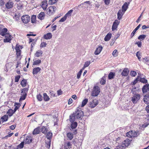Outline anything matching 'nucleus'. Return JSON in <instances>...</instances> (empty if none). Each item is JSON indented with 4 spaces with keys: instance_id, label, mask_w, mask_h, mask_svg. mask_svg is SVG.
I'll use <instances>...</instances> for the list:
<instances>
[{
    "instance_id": "nucleus-1",
    "label": "nucleus",
    "mask_w": 149,
    "mask_h": 149,
    "mask_svg": "<svg viewBox=\"0 0 149 149\" xmlns=\"http://www.w3.org/2000/svg\"><path fill=\"white\" fill-rule=\"evenodd\" d=\"M23 47L22 45H20L18 44H17L15 46V49L16 52V55L17 57V59L16 61H17V60H18L17 61V65H19L20 64V60H21L22 58V56L21 55V50L22 49Z\"/></svg>"
},
{
    "instance_id": "nucleus-2",
    "label": "nucleus",
    "mask_w": 149,
    "mask_h": 149,
    "mask_svg": "<svg viewBox=\"0 0 149 149\" xmlns=\"http://www.w3.org/2000/svg\"><path fill=\"white\" fill-rule=\"evenodd\" d=\"M100 92V88L98 86H94L93 90L92 92V95L95 97L97 96Z\"/></svg>"
},
{
    "instance_id": "nucleus-3",
    "label": "nucleus",
    "mask_w": 149,
    "mask_h": 149,
    "mask_svg": "<svg viewBox=\"0 0 149 149\" xmlns=\"http://www.w3.org/2000/svg\"><path fill=\"white\" fill-rule=\"evenodd\" d=\"M75 116L77 119H81L83 116H84V113L83 111L77 109L75 113Z\"/></svg>"
},
{
    "instance_id": "nucleus-4",
    "label": "nucleus",
    "mask_w": 149,
    "mask_h": 149,
    "mask_svg": "<svg viewBox=\"0 0 149 149\" xmlns=\"http://www.w3.org/2000/svg\"><path fill=\"white\" fill-rule=\"evenodd\" d=\"M22 20L23 23L25 24L27 23L30 21V17L28 15H24L22 16Z\"/></svg>"
},
{
    "instance_id": "nucleus-5",
    "label": "nucleus",
    "mask_w": 149,
    "mask_h": 149,
    "mask_svg": "<svg viewBox=\"0 0 149 149\" xmlns=\"http://www.w3.org/2000/svg\"><path fill=\"white\" fill-rule=\"evenodd\" d=\"M4 36L5 38L3 39V42H10L12 40V36L9 33H6Z\"/></svg>"
},
{
    "instance_id": "nucleus-6",
    "label": "nucleus",
    "mask_w": 149,
    "mask_h": 149,
    "mask_svg": "<svg viewBox=\"0 0 149 149\" xmlns=\"http://www.w3.org/2000/svg\"><path fill=\"white\" fill-rule=\"evenodd\" d=\"M48 10V14L50 15L54 13L56 10V8L54 6H50L49 7Z\"/></svg>"
},
{
    "instance_id": "nucleus-7",
    "label": "nucleus",
    "mask_w": 149,
    "mask_h": 149,
    "mask_svg": "<svg viewBox=\"0 0 149 149\" xmlns=\"http://www.w3.org/2000/svg\"><path fill=\"white\" fill-rule=\"evenodd\" d=\"M47 1L43 0L41 2V6L44 10H46L48 6Z\"/></svg>"
},
{
    "instance_id": "nucleus-8",
    "label": "nucleus",
    "mask_w": 149,
    "mask_h": 149,
    "mask_svg": "<svg viewBox=\"0 0 149 149\" xmlns=\"http://www.w3.org/2000/svg\"><path fill=\"white\" fill-rule=\"evenodd\" d=\"M140 98V95L139 94L134 95L132 98V101L134 103H136Z\"/></svg>"
},
{
    "instance_id": "nucleus-9",
    "label": "nucleus",
    "mask_w": 149,
    "mask_h": 149,
    "mask_svg": "<svg viewBox=\"0 0 149 149\" xmlns=\"http://www.w3.org/2000/svg\"><path fill=\"white\" fill-rule=\"evenodd\" d=\"M13 2L10 0L5 4V6L7 9H10L13 7Z\"/></svg>"
},
{
    "instance_id": "nucleus-10",
    "label": "nucleus",
    "mask_w": 149,
    "mask_h": 149,
    "mask_svg": "<svg viewBox=\"0 0 149 149\" xmlns=\"http://www.w3.org/2000/svg\"><path fill=\"white\" fill-rule=\"evenodd\" d=\"M98 103L97 101L96 100H94L90 103L89 106L92 108H93L97 106Z\"/></svg>"
},
{
    "instance_id": "nucleus-11",
    "label": "nucleus",
    "mask_w": 149,
    "mask_h": 149,
    "mask_svg": "<svg viewBox=\"0 0 149 149\" xmlns=\"http://www.w3.org/2000/svg\"><path fill=\"white\" fill-rule=\"evenodd\" d=\"M119 23L120 22L118 21L117 20H115L113 23L112 27V29L113 31L116 30L117 29Z\"/></svg>"
},
{
    "instance_id": "nucleus-12",
    "label": "nucleus",
    "mask_w": 149,
    "mask_h": 149,
    "mask_svg": "<svg viewBox=\"0 0 149 149\" xmlns=\"http://www.w3.org/2000/svg\"><path fill=\"white\" fill-rule=\"evenodd\" d=\"M8 29L6 28L2 29L0 27V35L2 36H4L5 34L7 33Z\"/></svg>"
},
{
    "instance_id": "nucleus-13",
    "label": "nucleus",
    "mask_w": 149,
    "mask_h": 149,
    "mask_svg": "<svg viewBox=\"0 0 149 149\" xmlns=\"http://www.w3.org/2000/svg\"><path fill=\"white\" fill-rule=\"evenodd\" d=\"M32 141V140L30 136H27L26 138L24 139V141L25 143L29 144Z\"/></svg>"
},
{
    "instance_id": "nucleus-14",
    "label": "nucleus",
    "mask_w": 149,
    "mask_h": 149,
    "mask_svg": "<svg viewBox=\"0 0 149 149\" xmlns=\"http://www.w3.org/2000/svg\"><path fill=\"white\" fill-rule=\"evenodd\" d=\"M131 140L128 139H127L124 140L122 142V145H124L125 147L128 146L130 144Z\"/></svg>"
},
{
    "instance_id": "nucleus-15",
    "label": "nucleus",
    "mask_w": 149,
    "mask_h": 149,
    "mask_svg": "<svg viewBox=\"0 0 149 149\" xmlns=\"http://www.w3.org/2000/svg\"><path fill=\"white\" fill-rule=\"evenodd\" d=\"M149 84H146L144 85L142 88V92L143 93H146L149 90Z\"/></svg>"
},
{
    "instance_id": "nucleus-16",
    "label": "nucleus",
    "mask_w": 149,
    "mask_h": 149,
    "mask_svg": "<svg viewBox=\"0 0 149 149\" xmlns=\"http://www.w3.org/2000/svg\"><path fill=\"white\" fill-rule=\"evenodd\" d=\"M143 101L144 103L146 104H149V94H147L144 96Z\"/></svg>"
},
{
    "instance_id": "nucleus-17",
    "label": "nucleus",
    "mask_w": 149,
    "mask_h": 149,
    "mask_svg": "<svg viewBox=\"0 0 149 149\" xmlns=\"http://www.w3.org/2000/svg\"><path fill=\"white\" fill-rule=\"evenodd\" d=\"M102 49V46H98L96 49L95 51V54L96 55H97L99 54Z\"/></svg>"
},
{
    "instance_id": "nucleus-18",
    "label": "nucleus",
    "mask_w": 149,
    "mask_h": 149,
    "mask_svg": "<svg viewBox=\"0 0 149 149\" xmlns=\"http://www.w3.org/2000/svg\"><path fill=\"white\" fill-rule=\"evenodd\" d=\"M141 26V24H139L133 30L130 35L131 38H132L134 36L136 33V31L139 29Z\"/></svg>"
},
{
    "instance_id": "nucleus-19",
    "label": "nucleus",
    "mask_w": 149,
    "mask_h": 149,
    "mask_svg": "<svg viewBox=\"0 0 149 149\" xmlns=\"http://www.w3.org/2000/svg\"><path fill=\"white\" fill-rule=\"evenodd\" d=\"M129 70L127 68H125L123 71L121 75L123 76H127L128 74Z\"/></svg>"
},
{
    "instance_id": "nucleus-20",
    "label": "nucleus",
    "mask_w": 149,
    "mask_h": 149,
    "mask_svg": "<svg viewBox=\"0 0 149 149\" xmlns=\"http://www.w3.org/2000/svg\"><path fill=\"white\" fill-rule=\"evenodd\" d=\"M71 123L70 130L75 129L77 125V123L76 122Z\"/></svg>"
},
{
    "instance_id": "nucleus-21",
    "label": "nucleus",
    "mask_w": 149,
    "mask_h": 149,
    "mask_svg": "<svg viewBox=\"0 0 149 149\" xmlns=\"http://www.w3.org/2000/svg\"><path fill=\"white\" fill-rule=\"evenodd\" d=\"M123 11L121 10H119L118 11L117 13V18L118 20L122 18V16L124 13H123Z\"/></svg>"
},
{
    "instance_id": "nucleus-22",
    "label": "nucleus",
    "mask_w": 149,
    "mask_h": 149,
    "mask_svg": "<svg viewBox=\"0 0 149 149\" xmlns=\"http://www.w3.org/2000/svg\"><path fill=\"white\" fill-rule=\"evenodd\" d=\"M45 14L44 12H41L38 15V17L40 20H43L44 19Z\"/></svg>"
},
{
    "instance_id": "nucleus-23",
    "label": "nucleus",
    "mask_w": 149,
    "mask_h": 149,
    "mask_svg": "<svg viewBox=\"0 0 149 149\" xmlns=\"http://www.w3.org/2000/svg\"><path fill=\"white\" fill-rule=\"evenodd\" d=\"M75 113L70 115L69 116V120L70 122H74L75 118Z\"/></svg>"
},
{
    "instance_id": "nucleus-24",
    "label": "nucleus",
    "mask_w": 149,
    "mask_h": 149,
    "mask_svg": "<svg viewBox=\"0 0 149 149\" xmlns=\"http://www.w3.org/2000/svg\"><path fill=\"white\" fill-rule=\"evenodd\" d=\"M112 36L111 33H108L104 38V40L106 41H109Z\"/></svg>"
},
{
    "instance_id": "nucleus-25",
    "label": "nucleus",
    "mask_w": 149,
    "mask_h": 149,
    "mask_svg": "<svg viewBox=\"0 0 149 149\" xmlns=\"http://www.w3.org/2000/svg\"><path fill=\"white\" fill-rule=\"evenodd\" d=\"M52 35L50 33H48L44 36V38L46 40L52 38Z\"/></svg>"
},
{
    "instance_id": "nucleus-26",
    "label": "nucleus",
    "mask_w": 149,
    "mask_h": 149,
    "mask_svg": "<svg viewBox=\"0 0 149 149\" xmlns=\"http://www.w3.org/2000/svg\"><path fill=\"white\" fill-rule=\"evenodd\" d=\"M128 4L127 2H125L122 6V11L125 12L128 8Z\"/></svg>"
},
{
    "instance_id": "nucleus-27",
    "label": "nucleus",
    "mask_w": 149,
    "mask_h": 149,
    "mask_svg": "<svg viewBox=\"0 0 149 149\" xmlns=\"http://www.w3.org/2000/svg\"><path fill=\"white\" fill-rule=\"evenodd\" d=\"M41 69L39 67L35 68L33 69V74H37L40 70Z\"/></svg>"
},
{
    "instance_id": "nucleus-28",
    "label": "nucleus",
    "mask_w": 149,
    "mask_h": 149,
    "mask_svg": "<svg viewBox=\"0 0 149 149\" xmlns=\"http://www.w3.org/2000/svg\"><path fill=\"white\" fill-rule=\"evenodd\" d=\"M40 132V129L39 128H37L35 129L33 131L32 134L33 135L39 134Z\"/></svg>"
},
{
    "instance_id": "nucleus-29",
    "label": "nucleus",
    "mask_w": 149,
    "mask_h": 149,
    "mask_svg": "<svg viewBox=\"0 0 149 149\" xmlns=\"http://www.w3.org/2000/svg\"><path fill=\"white\" fill-rule=\"evenodd\" d=\"M72 146V144L69 141L66 142L64 144V147H67L69 149L71 148Z\"/></svg>"
},
{
    "instance_id": "nucleus-30",
    "label": "nucleus",
    "mask_w": 149,
    "mask_h": 149,
    "mask_svg": "<svg viewBox=\"0 0 149 149\" xmlns=\"http://www.w3.org/2000/svg\"><path fill=\"white\" fill-rule=\"evenodd\" d=\"M27 81L26 79H23L21 82L20 84L23 87H25L27 85Z\"/></svg>"
},
{
    "instance_id": "nucleus-31",
    "label": "nucleus",
    "mask_w": 149,
    "mask_h": 149,
    "mask_svg": "<svg viewBox=\"0 0 149 149\" xmlns=\"http://www.w3.org/2000/svg\"><path fill=\"white\" fill-rule=\"evenodd\" d=\"M8 116L7 115H4L1 118V121L3 122H6L8 120Z\"/></svg>"
},
{
    "instance_id": "nucleus-32",
    "label": "nucleus",
    "mask_w": 149,
    "mask_h": 149,
    "mask_svg": "<svg viewBox=\"0 0 149 149\" xmlns=\"http://www.w3.org/2000/svg\"><path fill=\"white\" fill-rule=\"evenodd\" d=\"M52 133L51 132H48L47 134L46 137L47 139L50 140L52 139Z\"/></svg>"
},
{
    "instance_id": "nucleus-33",
    "label": "nucleus",
    "mask_w": 149,
    "mask_h": 149,
    "mask_svg": "<svg viewBox=\"0 0 149 149\" xmlns=\"http://www.w3.org/2000/svg\"><path fill=\"white\" fill-rule=\"evenodd\" d=\"M115 75V74L114 73L112 72H110L108 75L109 79H113Z\"/></svg>"
},
{
    "instance_id": "nucleus-34",
    "label": "nucleus",
    "mask_w": 149,
    "mask_h": 149,
    "mask_svg": "<svg viewBox=\"0 0 149 149\" xmlns=\"http://www.w3.org/2000/svg\"><path fill=\"white\" fill-rule=\"evenodd\" d=\"M68 138L70 140H71L73 138V134L72 133L68 132L67 134Z\"/></svg>"
},
{
    "instance_id": "nucleus-35",
    "label": "nucleus",
    "mask_w": 149,
    "mask_h": 149,
    "mask_svg": "<svg viewBox=\"0 0 149 149\" xmlns=\"http://www.w3.org/2000/svg\"><path fill=\"white\" fill-rule=\"evenodd\" d=\"M43 99L45 101H48L49 100V97L45 93L43 94Z\"/></svg>"
},
{
    "instance_id": "nucleus-36",
    "label": "nucleus",
    "mask_w": 149,
    "mask_h": 149,
    "mask_svg": "<svg viewBox=\"0 0 149 149\" xmlns=\"http://www.w3.org/2000/svg\"><path fill=\"white\" fill-rule=\"evenodd\" d=\"M15 113L13 110L10 109L8 110V111L7 112V113L8 114L9 116L10 117L11 116Z\"/></svg>"
},
{
    "instance_id": "nucleus-37",
    "label": "nucleus",
    "mask_w": 149,
    "mask_h": 149,
    "mask_svg": "<svg viewBox=\"0 0 149 149\" xmlns=\"http://www.w3.org/2000/svg\"><path fill=\"white\" fill-rule=\"evenodd\" d=\"M31 22L32 23H34L36 22V16L33 15H32L31 17Z\"/></svg>"
},
{
    "instance_id": "nucleus-38",
    "label": "nucleus",
    "mask_w": 149,
    "mask_h": 149,
    "mask_svg": "<svg viewBox=\"0 0 149 149\" xmlns=\"http://www.w3.org/2000/svg\"><path fill=\"white\" fill-rule=\"evenodd\" d=\"M51 141L49 139H47V141H46L45 142L46 146L47 148H49L50 147L51 145Z\"/></svg>"
},
{
    "instance_id": "nucleus-39",
    "label": "nucleus",
    "mask_w": 149,
    "mask_h": 149,
    "mask_svg": "<svg viewBox=\"0 0 149 149\" xmlns=\"http://www.w3.org/2000/svg\"><path fill=\"white\" fill-rule=\"evenodd\" d=\"M88 102V99H85L84 100H83L82 102L81 105V107H84L86 104Z\"/></svg>"
},
{
    "instance_id": "nucleus-40",
    "label": "nucleus",
    "mask_w": 149,
    "mask_h": 149,
    "mask_svg": "<svg viewBox=\"0 0 149 149\" xmlns=\"http://www.w3.org/2000/svg\"><path fill=\"white\" fill-rule=\"evenodd\" d=\"M47 131V128L46 127L43 126L41 128V132L44 133L46 134Z\"/></svg>"
},
{
    "instance_id": "nucleus-41",
    "label": "nucleus",
    "mask_w": 149,
    "mask_h": 149,
    "mask_svg": "<svg viewBox=\"0 0 149 149\" xmlns=\"http://www.w3.org/2000/svg\"><path fill=\"white\" fill-rule=\"evenodd\" d=\"M29 90V88H23L21 91V93H24L25 94L27 95L28 91Z\"/></svg>"
},
{
    "instance_id": "nucleus-42",
    "label": "nucleus",
    "mask_w": 149,
    "mask_h": 149,
    "mask_svg": "<svg viewBox=\"0 0 149 149\" xmlns=\"http://www.w3.org/2000/svg\"><path fill=\"white\" fill-rule=\"evenodd\" d=\"M146 35H145L143 34L140 35L138 37V39L141 40H143L146 37Z\"/></svg>"
},
{
    "instance_id": "nucleus-43",
    "label": "nucleus",
    "mask_w": 149,
    "mask_h": 149,
    "mask_svg": "<svg viewBox=\"0 0 149 149\" xmlns=\"http://www.w3.org/2000/svg\"><path fill=\"white\" fill-rule=\"evenodd\" d=\"M112 55L114 57H117L118 55V52L117 49H115L112 53Z\"/></svg>"
},
{
    "instance_id": "nucleus-44",
    "label": "nucleus",
    "mask_w": 149,
    "mask_h": 149,
    "mask_svg": "<svg viewBox=\"0 0 149 149\" xmlns=\"http://www.w3.org/2000/svg\"><path fill=\"white\" fill-rule=\"evenodd\" d=\"M84 68H82V69L80 70L79 72L77 73V78L78 79H79L81 76V74L83 70H84Z\"/></svg>"
},
{
    "instance_id": "nucleus-45",
    "label": "nucleus",
    "mask_w": 149,
    "mask_h": 149,
    "mask_svg": "<svg viewBox=\"0 0 149 149\" xmlns=\"http://www.w3.org/2000/svg\"><path fill=\"white\" fill-rule=\"evenodd\" d=\"M139 76H137V77L132 82L131 84L132 85H135L138 82L139 79Z\"/></svg>"
},
{
    "instance_id": "nucleus-46",
    "label": "nucleus",
    "mask_w": 149,
    "mask_h": 149,
    "mask_svg": "<svg viewBox=\"0 0 149 149\" xmlns=\"http://www.w3.org/2000/svg\"><path fill=\"white\" fill-rule=\"evenodd\" d=\"M140 81L144 84H146L147 82V80L144 78H140Z\"/></svg>"
},
{
    "instance_id": "nucleus-47",
    "label": "nucleus",
    "mask_w": 149,
    "mask_h": 149,
    "mask_svg": "<svg viewBox=\"0 0 149 149\" xmlns=\"http://www.w3.org/2000/svg\"><path fill=\"white\" fill-rule=\"evenodd\" d=\"M42 51H37L36 53L35 54V56L37 57H39L40 56H41L42 54Z\"/></svg>"
},
{
    "instance_id": "nucleus-48",
    "label": "nucleus",
    "mask_w": 149,
    "mask_h": 149,
    "mask_svg": "<svg viewBox=\"0 0 149 149\" xmlns=\"http://www.w3.org/2000/svg\"><path fill=\"white\" fill-rule=\"evenodd\" d=\"M36 97L37 99L39 101H41L42 100V96L40 94L36 96Z\"/></svg>"
},
{
    "instance_id": "nucleus-49",
    "label": "nucleus",
    "mask_w": 149,
    "mask_h": 149,
    "mask_svg": "<svg viewBox=\"0 0 149 149\" xmlns=\"http://www.w3.org/2000/svg\"><path fill=\"white\" fill-rule=\"evenodd\" d=\"M106 79L104 77H103L102 79H101L100 81V83L101 84L104 85L105 84L106 82Z\"/></svg>"
},
{
    "instance_id": "nucleus-50",
    "label": "nucleus",
    "mask_w": 149,
    "mask_h": 149,
    "mask_svg": "<svg viewBox=\"0 0 149 149\" xmlns=\"http://www.w3.org/2000/svg\"><path fill=\"white\" fill-rule=\"evenodd\" d=\"M58 0H49V2L51 5H53L57 2Z\"/></svg>"
},
{
    "instance_id": "nucleus-51",
    "label": "nucleus",
    "mask_w": 149,
    "mask_h": 149,
    "mask_svg": "<svg viewBox=\"0 0 149 149\" xmlns=\"http://www.w3.org/2000/svg\"><path fill=\"white\" fill-rule=\"evenodd\" d=\"M19 17L20 15L19 14L17 15L15 14L13 18L15 20L17 21L19 19Z\"/></svg>"
},
{
    "instance_id": "nucleus-52",
    "label": "nucleus",
    "mask_w": 149,
    "mask_h": 149,
    "mask_svg": "<svg viewBox=\"0 0 149 149\" xmlns=\"http://www.w3.org/2000/svg\"><path fill=\"white\" fill-rule=\"evenodd\" d=\"M41 62V61L40 60L38 59L34 61L33 64L36 65H38Z\"/></svg>"
},
{
    "instance_id": "nucleus-53",
    "label": "nucleus",
    "mask_w": 149,
    "mask_h": 149,
    "mask_svg": "<svg viewBox=\"0 0 149 149\" xmlns=\"http://www.w3.org/2000/svg\"><path fill=\"white\" fill-rule=\"evenodd\" d=\"M132 131L127 132L126 134V136L129 137H132Z\"/></svg>"
},
{
    "instance_id": "nucleus-54",
    "label": "nucleus",
    "mask_w": 149,
    "mask_h": 149,
    "mask_svg": "<svg viewBox=\"0 0 149 149\" xmlns=\"http://www.w3.org/2000/svg\"><path fill=\"white\" fill-rule=\"evenodd\" d=\"M73 10H69L68 12L65 15L67 17L69 16H71V13L73 12Z\"/></svg>"
},
{
    "instance_id": "nucleus-55",
    "label": "nucleus",
    "mask_w": 149,
    "mask_h": 149,
    "mask_svg": "<svg viewBox=\"0 0 149 149\" xmlns=\"http://www.w3.org/2000/svg\"><path fill=\"white\" fill-rule=\"evenodd\" d=\"M130 74L131 75L132 77H135L136 75V72L134 71H131Z\"/></svg>"
},
{
    "instance_id": "nucleus-56",
    "label": "nucleus",
    "mask_w": 149,
    "mask_h": 149,
    "mask_svg": "<svg viewBox=\"0 0 149 149\" xmlns=\"http://www.w3.org/2000/svg\"><path fill=\"white\" fill-rule=\"evenodd\" d=\"M20 78V76L19 75H18L16 76L15 79V82H18L19 79Z\"/></svg>"
},
{
    "instance_id": "nucleus-57",
    "label": "nucleus",
    "mask_w": 149,
    "mask_h": 149,
    "mask_svg": "<svg viewBox=\"0 0 149 149\" xmlns=\"http://www.w3.org/2000/svg\"><path fill=\"white\" fill-rule=\"evenodd\" d=\"M67 17L65 15V16L62 18L59 21V22H63L65 21L67 18Z\"/></svg>"
},
{
    "instance_id": "nucleus-58",
    "label": "nucleus",
    "mask_w": 149,
    "mask_h": 149,
    "mask_svg": "<svg viewBox=\"0 0 149 149\" xmlns=\"http://www.w3.org/2000/svg\"><path fill=\"white\" fill-rule=\"evenodd\" d=\"M136 55V56L137 57L138 59L139 60H140L141 58V57H140L141 55V54L139 52H137Z\"/></svg>"
},
{
    "instance_id": "nucleus-59",
    "label": "nucleus",
    "mask_w": 149,
    "mask_h": 149,
    "mask_svg": "<svg viewBox=\"0 0 149 149\" xmlns=\"http://www.w3.org/2000/svg\"><path fill=\"white\" fill-rule=\"evenodd\" d=\"M135 44L137 45L138 47H141L142 46V43L141 41L136 42L135 43Z\"/></svg>"
},
{
    "instance_id": "nucleus-60",
    "label": "nucleus",
    "mask_w": 149,
    "mask_h": 149,
    "mask_svg": "<svg viewBox=\"0 0 149 149\" xmlns=\"http://www.w3.org/2000/svg\"><path fill=\"white\" fill-rule=\"evenodd\" d=\"M24 142H22L21 143L18 145V147L20 149H22L23 148L24 146Z\"/></svg>"
},
{
    "instance_id": "nucleus-61",
    "label": "nucleus",
    "mask_w": 149,
    "mask_h": 149,
    "mask_svg": "<svg viewBox=\"0 0 149 149\" xmlns=\"http://www.w3.org/2000/svg\"><path fill=\"white\" fill-rule=\"evenodd\" d=\"M145 116L144 118H145L146 119L145 121H146V122H149V114L146 115Z\"/></svg>"
},
{
    "instance_id": "nucleus-62",
    "label": "nucleus",
    "mask_w": 149,
    "mask_h": 149,
    "mask_svg": "<svg viewBox=\"0 0 149 149\" xmlns=\"http://www.w3.org/2000/svg\"><path fill=\"white\" fill-rule=\"evenodd\" d=\"M47 45V44L46 42H41V44H40V47H45Z\"/></svg>"
},
{
    "instance_id": "nucleus-63",
    "label": "nucleus",
    "mask_w": 149,
    "mask_h": 149,
    "mask_svg": "<svg viewBox=\"0 0 149 149\" xmlns=\"http://www.w3.org/2000/svg\"><path fill=\"white\" fill-rule=\"evenodd\" d=\"M137 135V133L136 132L132 131V137L136 136Z\"/></svg>"
},
{
    "instance_id": "nucleus-64",
    "label": "nucleus",
    "mask_w": 149,
    "mask_h": 149,
    "mask_svg": "<svg viewBox=\"0 0 149 149\" xmlns=\"http://www.w3.org/2000/svg\"><path fill=\"white\" fill-rule=\"evenodd\" d=\"M105 4L107 5H109L110 3V0H104Z\"/></svg>"
}]
</instances>
